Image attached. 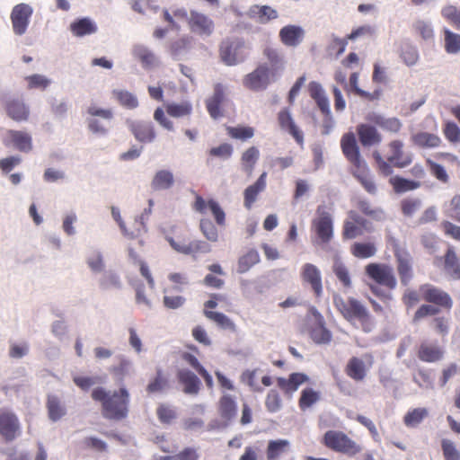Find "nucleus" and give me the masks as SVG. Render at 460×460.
<instances>
[{"label":"nucleus","mask_w":460,"mask_h":460,"mask_svg":"<svg viewBox=\"0 0 460 460\" xmlns=\"http://www.w3.org/2000/svg\"><path fill=\"white\" fill-rule=\"evenodd\" d=\"M390 184L397 193H402L418 189L420 184L418 181L404 179L400 176H394L389 180Z\"/></svg>","instance_id":"4d7b16f0"},{"label":"nucleus","mask_w":460,"mask_h":460,"mask_svg":"<svg viewBox=\"0 0 460 460\" xmlns=\"http://www.w3.org/2000/svg\"><path fill=\"white\" fill-rule=\"evenodd\" d=\"M302 281L309 285L316 297L323 294V281L320 270L312 263H305L301 268Z\"/></svg>","instance_id":"6ab92c4d"},{"label":"nucleus","mask_w":460,"mask_h":460,"mask_svg":"<svg viewBox=\"0 0 460 460\" xmlns=\"http://www.w3.org/2000/svg\"><path fill=\"white\" fill-rule=\"evenodd\" d=\"M173 183V174L170 171L160 170L155 174L151 181V187L154 190H168Z\"/></svg>","instance_id":"a18cd8bd"},{"label":"nucleus","mask_w":460,"mask_h":460,"mask_svg":"<svg viewBox=\"0 0 460 460\" xmlns=\"http://www.w3.org/2000/svg\"><path fill=\"white\" fill-rule=\"evenodd\" d=\"M33 8L25 3L14 5L10 13L12 29L16 36L24 35L29 28Z\"/></svg>","instance_id":"9d476101"},{"label":"nucleus","mask_w":460,"mask_h":460,"mask_svg":"<svg viewBox=\"0 0 460 460\" xmlns=\"http://www.w3.org/2000/svg\"><path fill=\"white\" fill-rule=\"evenodd\" d=\"M112 95L117 102L126 109L133 110L138 106L137 98L130 92L126 90H113Z\"/></svg>","instance_id":"603ef678"},{"label":"nucleus","mask_w":460,"mask_h":460,"mask_svg":"<svg viewBox=\"0 0 460 460\" xmlns=\"http://www.w3.org/2000/svg\"><path fill=\"white\" fill-rule=\"evenodd\" d=\"M92 398L102 403V415L106 419L121 420L128 414L129 394L125 388L110 394L104 388L97 387L93 390Z\"/></svg>","instance_id":"f03ea898"},{"label":"nucleus","mask_w":460,"mask_h":460,"mask_svg":"<svg viewBox=\"0 0 460 460\" xmlns=\"http://www.w3.org/2000/svg\"><path fill=\"white\" fill-rule=\"evenodd\" d=\"M47 409L51 420L57 421L66 414V409L59 398L56 395H49L47 399Z\"/></svg>","instance_id":"8fccbe9b"},{"label":"nucleus","mask_w":460,"mask_h":460,"mask_svg":"<svg viewBox=\"0 0 460 460\" xmlns=\"http://www.w3.org/2000/svg\"><path fill=\"white\" fill-rule=\"evenodd\" d=\"M341 148L346 159L353 167L359 166L365 163L362 159L354 133L344 134L341 139Z\"/></svg>","instance_id":"f3484780"},{"label":"nucleus","mask_w":460,"mask_h":460,"mask_svg":"<svg viewBox=\"0 0 460 460\" xmlns=\"http://www.w3.org/2000/svg\"><path fill=\"white\" fill-rule=\"evenodd\" d=\"M444 48L448 54L458 53L460 51V34L444 29Z\"/></svg>","instance_id":"13d9d810"},{"label":"nucleus","mask_w":460,"mask_h":460,"mask_svg":"<svg viewBox=\"0 0 460 460\" xmlns=\"http://www.w3.org/2000/svg\"><path fill=\"white\" fill-rule=\"evenodd\" d=\"M412 143L422 148H434L438 147L441 144V138L432 133L429 132H418L411 137Z\"/></svg>","instance_id":"a19ab883"},{"label":"nucleus","mask_w":460,"mask_h":460,"mask_svg":"<svg viewBox=\"0 0 460 460\" xmlns=\"http://www.w3.org/2000/svg\"><path fill=\"white\" fill-rule=\"evenodd\" d=\"M278 74L270 69L268 64H260L252 73L243 78V85L252 91L265 90L275 81Z\"/></svg>","instance_id":"0eeeda50"},{"label":"nucleus","mask_w":460,"mask_h":460,"mask_svg":"<svg viewBox=\"0 0 460 460\" xmlns=\"http://www.w3.org/2000/svg\"><path fill=\"white\" fill-rule=\"evenodd\" d=\"M460 257L458 258L454 248H448L444 255L445 271L455 280L460 279Z\"/></svg>","instance_id":"f704fd0d"},{"label":"nucleus","mask_w":460,"mask_h":460,"mask_svg":"<svg viewBox=\"0 0 460 460\" xmlns=\"http://www.w3.org/2000/svg\"><path fill=\"white\" fill-rule=\"evenodd\" d=\"M333 305L337 311L355 327L361 328L365 332H370L375 327V321L367 308L354 297L343 298L339 295L333 296Z\"/></svg>","instance_id":"f257e3e1"},{"label":"nucleus","mask_w":460,"mask_h":460,"mask_svg":"<svg viewBox=\"0 0 460 460\" xmlns=\"http://www.w3.org/2000/svg\"><path fill=\"white\" fill-rule=\"evenodd\" d=\"M236 403L234 398L226 394L221 396L218 402V412L222 419L232 420L236 415Z\"/></svg>","instance_id":"79ce46f5"},{"label":"nucleus","mask_w":460,"mask_h":460,"mask_svg":"<svg viewBox=\"0 0 460 460\" xmlns=\"http://www.w3.org/2000/svg\"><path fill=\"white\" fill-rule=\"evenodd\" d=\"M323 444L339 453L349 456H354L360 453L362 447L344 432L339 430H328L323 438Z\"/></svg>","instance_id":"39448f33"},{"label":"nucleus","mask_w":460,"mask_h":460,"mask_svg":"<svg viewBox=\"0 0 460 460\" xmlns=\"http://www.w3.org/2000/svg\"><path fill=\"white\" fill-rule=\"evenodd\" d=\"M356 129L358 140L364 147L378 146L382 142V135L374 124L370 122L360 123L357 126Z\"/></svg>","instance_id":"aec40b11"},{"label":"nucleus","mask_w":460,"mask_h":460,"mask_svg":"<svg viewBox=\"0 0 460 460\" xmlns=\"http://www.w3.org/2000/svg\"><path fill=\"white\" fill-rule=\"evenodd\" d=\"M304 37V31L301 27L296 25H287L279 31L281 42L289 47L298 45Z\"/></svg>","instance_id":"2f4dec72"},{"label":"nucleus","mask_w":460,"mask_h":460,"mask_svg":"<svg viewBox=\"0 0 460 460\" xmlns=\"http://www.w3.org/2000/svg\"><path fill=\"white\" fill-rule=\"evenodd\" d=\"M441 449L445 460H460V451L455 443L449 439H442Z\"/></svg>","instance_id":"338daca9"},{"label":"nucleus","mask_w":460,"mask_h":460,"mask_svg":"<svg viewBox=\"0 0 460 460\" xmlns=\"http://www.w3.org/2000/svg\"><path fill=\"white\" fill-rule=\"evenodd\" d=\"M260 158V150L258 147L252 146L245 149L240 158L242 171L251 177L253 173L256 164Z\"/></svg>","instance_id":"7c9ffc66"},{"label":"nucleus","mask_w":460,"mask_h":460,"mask_svg":"<svg viewBox=\"0 0 460 460\" xmlns=\"http://www.w3.org/2000/svg\"><path fill=\"white\" fill-rule=\"evenodd\" d=\"M135 138L142 143H150L155 138V130L151 122L137 121L130 124Z\"/></svg>","instance_id":"a878e982"},{"label":"nucleus","mask_w":460,"mask_h":460,"mask_svg":"<svg viewBox=\"0 0 460 460\" xmlns=\"http://www.w3.org/2000/svg\"><path fill=\"white\" fill-rule=\"evenodd\" d=\"M309 334L316 344H328L331 342L332 332L325 327L323 316H319L316 323L310 328Z\"/></svg>","instance_id":"473e14b6"},{"label":"nucleus","mask_w":460,"mask_h":460,"mask_svg":"<svg viewBox=\"0 0 460 460\" xmlns=\"http://www.w3.org/2000/svg\"><path fill=\"white\" fill-rule=\"evenodd\" d=\"M290 450V442L288 439L270 440L266 448L267 460H280Z\"/></svg>","instance_id":"72a5a7b5"},{"label":"nucleus","mask_w":460,"mask_h":460,"mask_svg":"<svg viewBox=\"0 0 460 460\" xmlns=\"http://www.w3.org/2000/svg\"><path fill=\"white\" fill-rule=\"evenodd\" d=\"M225 100L224 87L221 84H217L214 87L213 95L206 101L208 112L213 119H218L223 116L221 105Z\"/></svg>","instance_id":"b1692460"},{"label":"nucleus","mask_w":460,"mask_h":460,"mask_svg":"<svg viewBox=\"0 0 460 460\" xmlns=\"http://www.w3.org/2000/svg\"><path fill=\"white\" fill-rule=\"evenodd\" d=\"M445 355L444 349L435 343L423 341L420 344L417 350L418 358L426 363H436L443 359Z\"/></svg>","instance_id":"4be33fe9"},{"label":"nucleus","mask_w":460,"mask_h":460,"mask_svg":"<svg viewBox=\"0 0 460 460\" xmlns=\"http://www.w3.org/2000/svg\"><path fill=\"white\" fill-rule=\"evenodd\" d=\"M133 56L137 58L145 68H151L155 65L156 58L155 54L146 47L137 45L132 50Z\"/></svg>","instance_id":"de8ad7c7"},{"label":"nucleus","mask_w":460,"mask_h":460,"mask_svg":"<svg viewBox=\"0 0 460 460\" xmlns=\"http://www.w3.org/2000/svg\"><path fill=\"white\" fill-rule=\"evenodd\" d=\"M156 415L159 421L165 425L171 424L177 417L176 411L172 407L164 403L158 405L156 409Z\"/></svg>","instance_id":"e2e57ef3"},{"label":"nucleus","mask_w":460,"mask_h":460,"mask_svg":"<svg viewBox=\"0 0 460 460\" xmlns=\"http://www.w3.org/2000/svg\"><path fill=\"white\" fill-rule=\"evenodd\" d=\"M180 384L183 385V392L187 394H197L200 389L199 377L189 369H181L177 373Z\"/></svg>","instance_id":"c756f323"},{"label":"nucleus","mask_w":460,"mask_h":460,"mask_svg":"<svg viewBox=\"0 0 460 460\" xmlns=\"http://www.w3.org/2000/svg\"><path fill=\"white\" fill-rule=\"evenodd\" d=\"M21 432L20 420L8 409H0V436L6 441L14 440Z\"/></svg>","instance_id":"9b49d317"},{"label":"nucleus","mask_w":460,"mask_h":460,"mask_svg":"<svg viewBox=\"0 0 460 460\" xmlns=\"http://www.w3.org/2000/svg\"><path fill=\"white\" fill-rule=\"evenodd\" d=\"M441 15L453 26L460 30V9L454 5H447L442 8Z\"/></svg>","instance_id":"69168bd1"},{"label":"nucleus","mask_w":460,"mask_h":460,"mask_svg":"<svg viewBox=\"0 0 460 460\" xmlns=\"http://www.w3.org/2000/svg\"><path fill=\"white\" fill-rule=\"evenodd\" d=\"M366 119L390 133H397L402 128V123L397 118H385L376 112H370L366 116Z\"/></svg>","instance_id":"393cba45"},{"label":"nucleus","mask_w":460,"mask_h":460,"mask_svg":"<svg viewBox=\"0 0 460 460\" xmlns=\"http://www.w3.org/2000/svg\"><path fill=\"white\" fill-rule=\"evenodd\" d=\"M277 120L281 131L289 134L298 145H303L304 133L296 125L288 108H283L278 112Z\"/></svg>","instance_id":"4468645a"},{"label":"nucleus","mask_w":460,"mask_h":460,"mask_svg":"<svg viewBox=\"0 0 460 460\" xmlns=\"http://www.w3.org/2000/svg\"><path fill=\"white\" fill-rule=\"evenodd\" d=\"M4 109L7 115L13 120L22 121L27 120L29 118V109L22 100H6L4 102Z\"/></svg>","instance_id":"c85d7f7f"},{"label":"nucleus","mask_w":460,"mask_h":460,"mask_svg":"<svg viewBox=\"0 0 460 460\" xmlns=\"http://www.w3.org/2000/svg\"><path fill=\"white\" fill-rule=\"evenodd\" d=\"M278 387L284 392V394L292 395L302 384L308 381V376L304 373H292L288 378L278 377Z\"/></svg>","instance_id":"5701e85b"},{"label":"nucleus","mask_w":460,"mask_h":460,"mask_svg":"<svg viewBox=\"0 0 460 460\" xmlns=\"http://www.w3.org/2000/svg\"><path fill=\"white\" fill-rule=\"evenodd\" d=\"M244 47L243 39H226L219 46V57L226 66H234L239 62L238 51Z\"/></svg>","instance_id":"2eb2a0df"},{"label":"nucleus","mask_w":460,"mask_h":460,"mask_svg":"<svg viewBox=\"0 0 460 460\" xmlns=\"http://www.w3.org/2000/svg\"><path fill=\"white\" fill-rule=\"evenodd\" d=\"M428 416L429 411L426 408L411 409L404 415L403 423L408 428H415L419 426Z\"/></svg>","instance_id":"09e8293b"},{"label":"nucleus","mask_w":460,"mask_h":460,"mask_svg":"<svg viewBox=\"0 0 460 460\" xmlns=\"http://www.w3.org/2000/svg\"><path fill=\"white\" fill-rule=\"evenodd\" d=\"M366 275L375 283L393 290L397 286V280L393 268L385 263L372 262L365 267Z\"/></svg>","instance_id":"6e6552de"},{"label":"nucleus","mask_w":460,"mask_h":460,"mask_svg":"<svg viewBox=\"0 0 460 460\" xmlns=\"http://www.w3.org/2000/svg\"><path fill=\"white\" fill-rule=\"evenodd\" d=\"M445 137L453 144L460 142V128L454 121H446L443 125Z\"/></svg>","instance_id":"0e129e2a"},{"label":"nucleus","mask_w":460,"mask_h":460,"mask_svg":"<svg viewBox=\"0 0 460 460\" xmlns=\"http://www.w3.org/2000/svg\"><path fill=\"white\" fill-rule=\"evenodd\" d=\"M321 398V394L311 387H306L302 390L300 398L298 400V406L301 411H305L313 404L317 402Z\"/></svg>","instance_id":"3c124183"},{"label":"nucleus","mask_w":460,"mask_h":460,"mask_svg":"<svg viewBox=\"0 0 460 460\" xmlns=\"http://www.w3.org/2000/svg\"><path fill=\"white\" fill-rule=\"evenodd\" d=\"M188 26L191 32L199 36H210L215 30V23L206 14L196 10H190Z\"/></svg>","instance_id":"ddd939ff"},{"label":"nucleus","mask_w":460,"mask_h":460,"mask_svg":"<svg viewBox=\"0 0 460 460\" xmlns=\"http://www.w3.org/2000/svg\"><path fill=\"white\" fill-rule=\"evenodd\" d=\"M312 229L322 243H329L333 237V219L323 205L316 208V217L312 220Z\"/></svg>","instance_id":"423d86ee"},{"label":"nucleus","mask_w":460,"mask_h":460,"mask_svg":"<svg viewBox=\"0 0 460 460\" xmlns=\"http://www.w3.org/2000/svg\"><path fill=\"white\" fill-rule=\"evenodd\" d=\"M332 271L344 288L351 287V279L348 268L337 260L332 265Z\"/></svg>","instance_id":"680f3d73"},{"label":"nucleus","mask_w":460,"mask_h":460,"mask_svg":"<svg viewBox=\"0 0 460 460\" xmlns=\"http://www.w3.org/2000/svg\"><path fill=\"white\" fill-rule=\"evenodd\" d=\"M263 55L270 63V69L279 74V71L283 68V59L279 50L271 47H266L263 49Z\"/></svg>","instance_id":"bf43d9fd"},{"label":"nucleus","mask_w":460,"mask_h":460,"mask_svg":"<svg viewBox=\"0 0 460 460\" xmlns=\"http://www.w3.org/2000/svg\"><path fill=\"white\" fill-rule=\"evenodd\" d=\"M199 454L198 449L192 447H184L179 453L165 456L164 460H199Z\"/></svg>","instance_id":"774afa93"},{"label":"nucleus","mask_w":460,"mask_h":460,"mask_svg":"<svg viewBox=\"0 0 460 460\" xmlns=\"http://www.w3.org/2000/svg\"><path fill=\"white\" fill-rule=\"evenodd\" d=\"M192 208L199 214H206L207 210L209 209L218 226L226 225V213L215 199L206 200L201 196L197 195Z\"/></svg>","instance_id":"a211bd4d"},{"label":"nucleus","mask_w":460,"mask_h":460,"mask_svg":"<svg viewBox=\"0 0 460 460\" xmlns=\"http://www.w3.org/2000/svg\"><path fill=\"white\" fill-rule=\"evenodd\" d=\"M358 75L357 73H353L349 76V84L354 92V93L360 98L367 100L368 102H374L377 101L382 96V90L381 89H376L373 92H367L365 90H362L358 85Z\"/></svg>","instance_id":"c03bdc74"},{"label":"nucleus","mask_w":460,"mask_h":460,"mask_svg":"<svg viewBox=\"0 0 460 460\" xmlns=\"http://www.w3.org/2000/svg\"><path fill=\"white\" fill-rule=\"evenodd\" d=\"M9 143L20 152L29 153L32 150L31 136L21 130H9L7 132Z\"/></svg>","instance_id":"bb28decb"},{"label":"nucleus","mask_w":460,"mask_h":460,"mask_svg":"<svg viewBox=\"0 0 460 460\" xmlns=\"http://www.w3.org/2000/svg\"><path fill=\"white\" fill-rule=\"evenodd\" d=\"M173 235L166 236V241L177 252L196 257L199 253H208L211 246L202 240H191L190 231L185 226H174Z\"/></svg>","instance_id":"20e7f679"},{"label":"nucleus","mask_w":460,"mask_h":460,"mask_svg":"<svg viewBox=\"0 0 460 460\" xmlns=\"http://www.w3.org/2000/svg\"><path fill=\"white\" fill-rule=\"evenodd\" d=\"M397 273L402 286H409L413 279L412 258L409 252L396 248L394 251Z\"/></svg>","instance_id":"f8f14e48"},{"label":"nucleus","mask_w":460,"mask_h":460,"mask_svg":"<svg viewBox=\"0 0 460 460\" xmlns=\"http://www.w3.org/2000/svg\"><path fill=\"white\" fill-rule=\"evenodd\" d=\"M422 202L418 198H406L401 201V211L404 217H412L421 208Z\"/></svg>","instance_id":"052dcab7"},{"label":"nucleus","mask_w":460,"mask_h":460,"mask_svg":"<svg viewBox=\"0 0 460 460\" xmlns=\"http://www.w3.org/2000/svg\"><path fill=\"white\" fill-rule=\"evenodd\" d=\"M70 31L76 37H84L95 33L97 26L90 18L84 17L73 22L70 24Z\"/></svg>","instance_id":"58836bf2"},{"label":"nucleus","mask_w":460,"mask_h":460,"mask_svg":"<svg viewBox=\"0 0 460 460\" xmlns=\"http://www.w3.org/2000/svg\"><path fill=\"white\" fill-rule=\"evenodd\" d=\"M352 173L368 193H376V187L366 163L359 164V166L353 167Z\"/></svg>","instance_id":"4c0bfd02"},{"label":"nucleus","mask_w":460,"mask_h":460,"mask_svg":"<svg viewBox=\"0 0 460 460\" xmlns=\"http://www.w3.org/2000/svg\"><path fill=\"white\" fill-rule=\"evenodd\" d=\"M440 309L429 303L420 305L412 316V323H419L427 317L433 318L440 313Z\"/></svg>","instance_id":"6e6d98bb"},{"label":"nucleus","mask_w":460,"mask_h":460,"mask_svg":"<svg viewBox=\"0 0 460 460\" xmlns=\"http://www.w3.org/2000/svg\"><path fill=\"white\" fill-rule=\"evenodd\" d=\"M387 147L388 153L385 159L379 151L373 152L376 169L384 176L391 175L394 172V167L404 168L411 163V157L404 153L403 143L401 140H392Z\"/></svg>","instance_id":"7ed1b4c3"},{"label":"nucleus","mask_w":460,"mask_h":460,"mask_svg":"<svg viewBox=\"0 0 460 460\" xmlns=\"http://www.w3.org/2000/svg\"><path fill=\"white\" fill-rule=\"evenodd\" d=\"M421 298L426 303H429L438 308L449 312L453 307V299L445 290L432 284L426 283L419 287Z\"/></svg>","instance_id":"1a4fd4ad"},{"label":"nucleus","mask_w":460,"mask_h":460,"mask_svg":"<svg viewBox=\"0 0 460 460\" xmlns=\"http://www.w3.org/2000/svg\"><path fill=\"white\" fill-rule=\"evenodd\" d=\"M267 186V172H263L255 182L249 185L243 190V206L250 210L257 201L259 195L263 192Z\"/></svg>","instance_id":"412c9836"},{"label":"nucleus","mask_w":460,"mask_h":460,"mask_svg":"<svg viewBox=\"0 0 460 460\" xmlns=\"http://www.w3.org/2000/svg\"><path fill=\"white\" fill-rule=\"evenodd\" d=\"M166 113L172 118H183L191 115L193 107L190 102H169L164 105Z\"/></svg>","instance_id":"ea45409f"},{"label":"nucleus","mask_w":460,"mask_h":460,"mask_svg":"<svg viewBox=\"0 0 460 460\" xmlns=\"http://www.w3.org/2000/svg\"><path fill=\"white\" fill-rule=\"evenodd\" d=\"M351 255L357 259H368L374 257L377 252L374 242H355L349 247Z\"/></svg>","instance_id":"c9c22d12"},{"label":"nucleus","mask_w":460,"mask_h":460,"mask_svg":"<svg viewBox=\"0 0 460 460\" xmlns=\"http://www.w3.org/2000/svg\"><path fill=\"white\" fill-rule=\"evenodd\" d=\"M260 261V255L254 249L249 250L245 254L241 256L238 260L239 273H244L248 271L253 265Z\"/></svg>","instance_id":"5fc2aeb1"},{"label":"nucleus","mask_w":460,"mask_h":460,"mask_svg":"<svg viewBox=\"0 0 460 460\" xmlns=\"http://www.w3.org/2000/svg\"><path fill=\"white\" fill-rule=\"evenodd\" d=\"M226 130L230 138L243 142L252 138L255 134V128L253 127L243 125L228 126Z\"/></svg>","instance_id":"37998d69"},{"label":"nucleus","mask_w":460,"mask_h":460,"mask_svg":"<svg viewBox=\"0 0 460 460\" xmlns=\"http://www.w3.org/2000/svg\"><path fill=\"white\" fill-rule=\"evenodd\" d=\"M309 94L314 99L325 117H331L330 102L322 85L317 82H311L308 85Z\"/></svg>","instance_id":"cd10ccee"},{"label":"nucleus","mask_w":460,"mask_h":460,"mask_svg":"<svg viewBox=\"0 0 460 460\" xmlns=\"http://www.w3.org/2000/svg\"><path fill=\"white\" fill-rule=\"evenodd\" d=\"M249 15L261 23H267L278 18V12L269 5L255 4L250 8Z\"/></svg>","instance_id":"e433bc0d"},{"label":"nucleus","mask_w":460,"mask_h":460,"mask_svg":"<svg viewBox=\"0 0 460 460\" xmlns=\"http://www.w3.org/2000/svg\"><path fill=\"white\" fill-rule=\"evenodd\" d=\"M204 315L214 322L219 328L223 330H228L230 332H236V325L234 323L226 314L219 312L204 310Z\"/></svg>","instance_id":"49530a36"},{"label":"nucleus","mask_w":460,"mask_h":460,"mask_svg":"<svg viewBox=\"0 0 460 460\" xmlns=\"http://www.w3.org/2000/svg\"><path fill=\"white\" fill-rule=\"evenodd\" d=\"M364 357L368 360V366L362 358L358 357H351L345 366V374L355 382H362L366 378L368 368L373 363L372 355L366 354Z\"/></svg>","instance_id":"dca6fc26"},{"label":"nucleus","mask_w":460,"mask_h":460,"mask_svg":"<svg viewBox=\"0 0 460 460\" xmlns=\"http://www.w3.org/2000/svg\"><path fill=\"white\" fill-rule=\"evenodd\" d=\"M169 386V381L162 368L156 369L155 376L150 380L146 386L148 394L159 393Z\"/></svg>","instance_id":"864d4df0"}]
</instances>
